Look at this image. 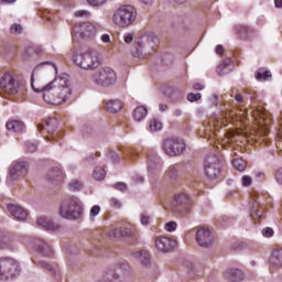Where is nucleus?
<instances>
[{"label":"nucleus","mask_w":282,"mask_h":282,"mask_svg":"<svg viewBox=\"0 0 282 282\" xmlns=\"http://www.w3.org/2000/svg\"><path fill=\"white\" fill-rule=\"evenodd\" d=\"M47 72L57 74L56 65L44 62L39 64L31 75V87L36 94H42L44 102L47 105H63L72 96V82L68 74H62L52 82L44 85L43 80L47 78Z\"/></svg>","instance_id":"obj_1"},{"label":"nucleus","mask_w":282,"mask_h":282,"mask_svg":"<svg viewBox=\"0 0 282 282\" xmlns=\"http://www.w3.org/2000/svg\"><path fill=\"white\" fill-rule=\"evenodd\" d=\"M58 214L64 219H80L83 217V202L76 196L65 198L59 205Z\"/></svg>","instance_id":"obj_2"},{"label":"nucleus","mask_w":282,"mask_h":282,"mask_svg":"<svg viewBox=\"0 0 282 282\" xmlns=\"http://www.w3.org/2000/svg\"><path fill=\"white\" fill-rule=\"evenodd\" d=\"M73 62L80 69H96L100 66V52L97 50L85 51L83 53L74 52Z\"/></svg>","instance_id":"obj_3"},{"label":"nucleus","mask_w":282,"mask_h":282,"mask_svg":"<svg viewBox=\"0 0 282 282\" xmlns=\"http://www.w3.org/2000/svg\"><path fill=\"white\" fill-rule=\"evenodd\" d=\"M138 17V11L133 6H121L119 7L112 14V23L117 25V28H130L135 23V19Z\"/></svg>","instance_id":"obj_4"},{"label":"nucleus","mask_w":282,"mask_h":282,"mask_svg":"<svg viewBox=\"0 0 282 282\" xmlns=\"http://www.w3.org/2000/svg\"><path fill=\"white\" fill-rule=\"evenodd\" d=\"M91 80L95 83V85H98L99 87H113L116 83H118V75L116 74V70L109 66L101 67L97 69L91 75Z\"/></svg>","instance_id":"obj_5"},{"label":"nucleus","mask_w":282,"mask_h":282,"mask_svg":"<svg viewBox=\"0 0 282 282\" xmlns=\"http://www.w3.org/2000/svg\"><path fill=\"white\" fill-rule=\"evenodd\" d=\"M158 43V35L155 33H148L143 35L138 43L137 53L133 54L137 58H144L145 56L151 55V52L155 50Z\"/></svg>","instance_id":"obj_6"},{"label":"nucleus","mask_w":282,"mask_h":282,"mask_svg":"<svg viewBox=\"0 0 282 282\" xmlns=\"http://www.w3.org/2000/svg\"><path fill=\"white\" fill-rule=\"evenodd\" d=\"M22 243L30 248H34V250L42 254V257H52L54 254L52 245L41 238L25 236L22 238Z\"/></svg>","instance_id":"obj_7"},{"label":"nucleus","mask_w":282,"mask_h":282,"mask_svg":"<svg viewBox=\"0 0 282 282\" xmlns=\"http://www.w3.org/2000/svg\"><path fill=\"white\" fill-rule=\"evenodd\" d=\"M20 274L19 262L12 259H0V281H10Z\"/></svg>","instance_id":"obj_8"},{"label":"nucleus","mask_w":282,"mask_h":282,"mask_svg":"<svg viewBox=\"0 0 282 282\" xmlns=\"http://www.w3.org/2000/svg\"><path fill=\"white\" fill-rule=\"evenodd\" d=\"M163 151L166 155L175 158V155H182L186 151V144L177 138L165 139L163 141Z\"/></svg>","instance_id":"obj_9"},{"label":"nucleus","mask_w":282,"mask_h":282,"mask_svg":"<svg viewBox=\"0 0 282 282\" xmlns=\"http://www.w3.org/2000/svg\"><path fill=\"white\" fill-rule=\"evenodd\" d=\"M74 33L79 34L82 39H94L98 34V26L90 22L77 24L74 26Z\"/></svg>","instance_id":"obj_10"},{"label":"nucleus","mask_w":282,"mask_h":282,"mask_svg":"<svg viewBox=\"0 0 282 282\" xmlns=\"http://www.w3.org/2000/svg\"><path fill=\"white\" fill-rule=\"evenodd\" d=\"M205 175L209 180H215L219 175V156L212 154L206 159L205 162Z\"/></svg>","instance_id":"obj_11"},{"label":"nucleus","mask_w":282,"mask_h":282,"mask_svg":"<svg viewBox=\"0 0 282 282\" xmlns=\"http://www.w3.org/2000/svg\"><path fill=\"white\" fill-rule=\"evenodd\" d=\"M0 87L6 94H9L10 96H14L19 93V84L10 73H7L2 76L0 79Z\"/></svg>","instance_id":"obj_12"},{"label":"nucleus","mask_w":282,"mask_h":282,"mask_svg":"<svg viewBox=\"0 0 282 282\" xmlns=\"http://www.w3.org/2000/svg\"><path fill=\"white\" fill-rule=\"evenodd\" d=\"M196 241L200 248H210L213 246L210 229L206 227L198 228L196 231Z\"/></svg>","instance_id":"obj_13"},{"label":"nucleus","mask_w":282,"mask_h":282,"mask_svg":"<svg viewBox=\"0 0 282 282\" xmlns=\"http://www.w3.org/2000/svg\"><path fill=\"white\" fill-rule=\"evenodd\" d=\"M177 247V241L169 238L166 236H159L155 238V248L160 250V252H171L174 248Z\"/></svg>","instance_id":"obj_14"},{"label":"nucleus","mask_w":282,"mask_h":282,"mask_svg":"<svg viewBox=\"0 0 282 282\" xmlns=\"http://www.w3.org/2000/svg\"><path fill=\"white\" fill-rule=\"evenodd\" d=\"M28 169L29 166L26 162L19 161L11 166L9 175L13 181L21 180V177L28 175Z\"/></svg>","instance_id":"obj_15"},{"label":"nucleus","mask_w":282,"mask_h":282,"mask_svg":"<svg viewBox=\"0 0 282 282\" xmlns=\"http://www.w3.org/2000/svg\"><path fill=\"white\" fill-rule=\"evenodd\" d=\"M7 210L17 221H25L28 219V210L20 205H7Z\"/></svg>","instance_id":"obj_16"},{"label":"nucleus","mask_w":282,"mask_h":282,"mask_svg":"<svg viewBox=\"0 0 282 282\" xmlns=\"http://www.w3.org/2000/svg\"><path fill=\"white\" fill-rule=\"evenodd\" d=\"M46 180L52 184H58V182L65 180V173H63V170H61V167L54 166L47 171Z\"/></svg>","instance_id":"obj_17"},{"label":"nucleus","mask_w":282,"mask_h":282,"mask_svg":"<svg viewBox=\"0 0 282 282\" xmlns=\"http://www.w3.org/2000/svg\"><path fill=\"white\" fill-rule=\"evenodd\" d=\"M269 263L274 270H281L282 268V248H275L271 252Z\"/></svg>","instance_id":"obj_18"},{"label":"nucleus","mask_w":282,"mask_h":282,"mask_svg":"<svg viewBox=\"0 0 282 282\" xmlns=\"http://www.w3.org/2000/svg\"><path fill=\"white\" fill-rule=\"evenodd\" d=\"M223 276L226 281H229V282L243 281V271L239 269H234V268L227 269L223 273Z\"/></svg>","instance_id":"obj_19"},{"label":"nucleus","mask_w":282,"mask_h":282,"mask_svg":"<svg viewBox=\"0 0 282 282\" xmlns=\"http://www.w3.org/2000/svg\"><path fill=\"white\" fill-rule=\"evenodd\" d=\"M37 226L41 228H45V230H58L61 226L56 223H54L51 218L41 216L36 220Z\"/></svg>","instance_id":"obj_20"},{"label":"nucleus","mask_w":282,"mask_h":282,"mask_svg":"<svg viewBox=\"0 0 282 282\" xmlns=\"http://www.w3.org/2000/svg\"><path fill=\"white\" fill-rule=\"evenodd\" d=\"M249 208L252 219H261V217H263V207L261 206V203H259L258 199H253L250 203Z\"/></svg>","instance_id":"obj_21"},{"label":"nucleus","mask_w":282,"mask_h":282,"mask_svg":"<svg viewBox=\"0 0 282 282\" xmlns=\"http://www.w3.org/2000/svg\"><path fill=\"white\" fill-rule=\"evenodd\" d=\"M6 127L8 131H12L13 133H21V131L25 130V123L19 120L8 121Z\"/></svg>","instance_id":"obj_22"},{"label":"nucleus","mask_w":282,"mask_h":282,"mask_svg":"<svg viewBox=\"0 0 282 282\" xmlns=\"http://www.w3.org/2000/svg\"><path fill=\"white\" fill-rule=\"evenodd\" d=\"M229 72H232V59L227 58L219 65L217 73L224 76V74H229Z\"/></svg>","instance_id":"obj_23"},{"label":"nucleus","mask_w":282,"mask_h":282,"mask_svg":"<svg viewBox=\"0 0 282 282\" xmlns=\"http://www.w3.org/2000/svg\"><path fill=\"white\" fill-rule=\"evenodd\" d=\"M106 109L110 111V113H118V111L122 110V101L115 99V100H109L106 104Z\"/></svg>","instance_id":"obj_24"},{"label":"nucleus","mask_w":282,"mask_h":282,"mask_svg":"<svg viewBox=\"0 0 282 282\" xmlns=\"http://www.w3.org/2000/svg\"><path fill=\"white\" fill-rule=\"evenodd\" d=\"M134 257L138 259V261H140V263H142V265H149V263H151V256L149 254V251L145 250H141V251H137L134 253Z\"/></svg>","instance_id":"obj_25"},{"label":"nucleus","mask_w":282,"mask_h":282,"mask_svg":"<svg viewBox=\"0 0 282 282\" xmlns=\"http://www.w3.org/2000/svg\"><path fill=\"white\" fill-rule=\"evenodd\" d=\"M148 113H149V111L147 110V108L144 106H139L133 111L134 120L137 122H142V120H144V118H147Z\"/></svg>","instance_id":"obj_26"},{"label":"nucleus","mask_w":282,"mask_h":282,"mask_svg":"<svg viewBox=\"0 0 282 282\" xmlns=\"http://www.w3.org/2000/svg\"><path fill=\"white\" fill-rule=\"evenodd\" d=\"M54 123V120H48L45 122V124H39L37 129L41 131L42 135H45V132L48 133V135H54V127L52 126Z\"/></svg>","instance_id":"obj_27"},{"label":"nucleus","mask_w":282,"mask_h":282,"mask_svg":"<svg viewBox=\"0 0 282 282\" xmlns=\"http://www.w3.org/2000/svg\"><path fill=\"white\" fill-rule=\"evenodd\" d=\"M256 117V120H258V124H260V129H262V131H264V135H267L268 131H269V127H268V121H265V115L260 113V115H253Z\"/></svg>","instance_id":"obj_28"},{"label":"nucleus","mask_w":282,"mask_h":282,"mask_svg":"<svg viewBox=\"0 0 282 282\" xmlns=\"http://www.w3.org/2000/svg\"><path fill=\"white\" fill-rule=\"evenodd\" d=\"M110 239H122V226L113 227L107 231Z\"/></svg>","instance_id":"obj_29"},{"label":"nucleus","mask_w":282,"mask_h":282,"mask_svg":"<svg viewBox=\"0 0 282 282\" xmlns=\"http://www.w3.org/2000/svg\"><path fill=\"white\" fill-rule=\"evenodd\" d=\"M174 202L180 206L182 204H191V197L186 193H178L174 196Z\"/></svg>","instance_id":"obj_30"},{"label":"nucleus","mask_w":282,"mask_h":282,"mask_svg":"<svg viewBox=\"0 0 282 282\" xmlns=\"http://www.w3.org/2000/svg\"><path fill=\"white\" fill-rule=\"evenodd\" d=\"M107 175V172H105V169L98 166L93 172L94 180H97V182H102Z\"/></svg>","instance_id":"obj_31"},{"label":"nucleus","mask_w":282,"mask_h":282,"mask_svg":"<svg viewBox=\"0 0 282 282\" xmlns=\"http://www.w3.org/2000/svg\"><path fill=\"white\" fill-rule=\"evenodd\" d=\"M204 138L206 140H210V138H215V124L209 123L204 129Z\"/></svg>","instance_id":"obj_32"},{"label":"nucleus","mask_w":282,"mask_h":282,"mask_svg":"<svg viewBox=\"0 0 282 282\" xmlns=\"http://www.w3.org/2000/svg\"><path fill=\"white\" fill-rule=\"evenodd\" d=\"M256 78L260 82L268 80V78H272V73L270 70L262 72L259 69L256 72Z\"/></svg>","instance_id":"obj_33"},{"label":"nucleus","mask_w":282,"mask_h":282,"mask_svg":"<svg viewBox=\"0 0 282 282\" xmlns=\"http://www.w3.org/2000/svg\"><path fill=\"white\" fill-rule=\"evenodd\" d=\"M163 124L160 122V119L150 120V131H162Z\"/></svg>","instance_id":"obj_34"},{"label":"nucleus","mask_w":282,"mask_h":282,"mask_svg":"<svg viewBox=\"0 0 282 282\" xmlns=\"http://www.w3.org/2000/svg\"><path fill=\"white\" fill-rule=\"evenodd\" d=\"M13 239L10 236H2L0 239V246L2 248H12Z\"/></svg>","instance_id":"obj_35"},{"label":"nucleus","mask_w":282,"mask_h":282,"mask_svg":"<svg viewBox=\"0 0 282 282\" xmlns=\"http://www.w3.org/2000/svg\"><path fill=\"white\" fill-rule=\"evenodd\" d=\"M232 166L234 169H237V171H246V161L241 160V159H235L232 161Z\"/></svg>","instance_id":"obj_36"},{"label":"nucleus","mask_w":282,"mask_h":282,"mask_svg":"<svg viewBox=\"0 0 282 282\" xmlns=\"http://www.w3.org/2000/svg\"><path fill=\"white\" fill-rule=\"evenodd\" d=\"M68 186L70 191H83L84 184L78 180H73L69 182Z\"/></svg>","instance_id":"obj_37"},{"label":"nucleus","mask_w":282,"mask_h":282,"mask_svg":"<svg viewBox=\"0 0 282 282\" xmlns=\"http://www.w3.org/2000/svg\"><path fill=\"white\" fill-rule=\"evenodd\" d=\"M134 235L135 234L133 232V229L121 226V239H124L127 237H133Z\"/></svg>","instance_id":"obj_38"},{"label":"nucleus","mask_w":282,"mask_h":282,"mask_svg":"<svg viewBox=\"0 0 282 282\" xmlns=\"http://www.w3.org/2000/svg\"><path fill=\"white\" fill-rule=\"evenodd\" d=\"M39 265H41V268H45V270H48V272H52V274H55V270H54V267L50 263H47V261H40L39 262Z\"/></svg>","instance_id":"obj_39"},{"label":"nucleus","mask_w":282,"mask_h":282,"mask_svg":"<svg viewBox=\"0 0 282 282\" xmlns=\"http://www.w3.org/2000/svg\"><path fill=\"white\" fill-rule=\"evenodd\" d=\"M133 39H135V33L134 32H128L123 35V41L124 43H133Z\"/></svg>","instance_id":"obj_40"},{"label":"nucleus","mask_w":282,"mask_h":282,"mask_svg":"<svg viewBox=\"0 0 282 282\" xmlns=\"http://www.w3.org/2000/svg\"><path fill=\"white\" fill-rule=\"evenodd\" d=\"M200 99H202V94H199V93H197V94L189 93L187 95V100L189 102H195V101L200 100Z\"/></svg>","instance_id":"obj_41"},{"label":"nucleus","mask_w":282,"mask_h":282,"mask_svg":"<svg viewBox=\"0 0 282 282\" xmlns=\"http://www.w3.org/2000/svg\"><path fill=\"white\" fill-rule=\"evenodd\" d=\"M23 33V26L21 24H13L11 26V34H22Z\"/></svg>","instance_id":"obj_42"},{"label":"nucleus","mask_w":282,"mask_h":282,"mask_svg":"<svg viewBox=\"0 0 282 282\" xmlns=\"http://www.w3.org/2000/svg\"><path fill=\"white\" fill-rule=\"evenodd\" d=\"M97 215H100V206L95 205L90 209V219H94V217H97Z\"/></svg>","instance_id":"obj_43"},{"label":"nucleus","mask_w":282,"mask_h":282,"mask_svg":"<svg viewBox=\"0 0 282 282\" xmlns=\"http://www.w3.org/2000/svg\"><path fill=\"white\" fill-rule=\"evenodd\" d=\"M110 206L115 209H120V208H122V203L117 198H111Z\"/></svg>","instance_id":"obj_44"},{"label":"nucleus","mask_w":282,"mask_h":282,"mask_svg":"<svg viewBox=\"0 0 282 282\" xmlns=\"http://www.w3.org/2000/svg\"><path fill=\"white\" fill-rule=\"evenodd\" d=\"M241 184H242V186H251L252 185V177H250L248 175H243L241 177Z\"/></svg>","instance_id":"obj_45"},{"label":"nucleus","mask_w":282,"mask_h":282,"mask_svg":"<svg viewBox=\"0 0 282 282\" xmlns=\"http://www.w3.org/2000/svg\"><path fill=\"white\" fill-rule=\"evenodd\" d=\"M75 17L80 19H87L89 17V11L87 10L75 11Z\"/></svg>","instance_id":"obj_46"},{"label":"nucleus","mask_w":282,"mask_h":282,"mask_svg":"<svg viewBox=\"0 0 282 282\" xmlns=\"http://www.w3.org/2000/svg\"><path fill=\"white\" fill-rule=\"evenodd\" d=\"M175 228H177V223H175V221L165 224V230H167V232H173V230H175Z\"/></svg>","instance_id":"obj_47"},{"label":"nucleus","mask_w":282,"mask_h":282,"mask_svg":"<svg viewBox=\"0 0 282 282\" xmlns=\"http://www.w3.org/2000/svg\"><path fill=\"white\" fill-rule=\"evenodd\" d=\"M107 0H87V3L94 7L104 6Z\"/></svg>","instance_id":"obj_48"},{"label":"nucleus","mask_w":282,"mask_h":282,"mask_svg":"<svg viewBox=\"0 0 282 282\" xmlns=\"http://www.w3.org/2000/svg\"><path fill=\"white\" fill-rule=\"evenodd\" d=\"M275 182L282 184V167L278 169L275 172Z\"/></svg>","instance_id":"obj_49"},{"label":"nucleus","mask_w":282,"mask_h":282,"mask_svg":"<svg viewBox=\"0 0 282 282\" xmlns=\"http://www.w3.org/2000/svg\"><path fill=\"white\" fill-rule=\"evenodd\" d=\"M262 235L263 237H272V235H274V230H272L270 227H267L262 230Z\"/></svg>","instance_id":"obj_50"},{"label":"nucleus","mask_w":282,"mask_h":282,"mask_svg":"<svg viewBox=\"0 0 282 282\" xmlns=\"http://www.w3.org/2000/svg\"><path fill=\"white\" fill-rule=\"evenodd\" d=\"M235 100L238 102V105H245L246 99L243 98V96L241 94H236L234 96Z\"/></svg>","instance_id":"obj_51"},{"label":"nucleus","mask_w":282,"mask_h":282,"mask_svg":"<svg viewBox=\"0 0 282 282\" xmlns=\"http://www.w3.org/2000/svg\"><path fill=\"white\" fill-rule=\"evenodd\" d=\"M26 151H29V153H36V144L28 143L26 144Z\"/></svg>","instance_id":"obj_52"},{"label":"nucleus","mask_w":282,"mask_h":282,"mask_svg":"<svg viewBox=\"0 0 282 282\" xmlns=\"http://www.w3.org/2000/svg\"><path fill=\"white\" fill-rule=\"evenodd\" d=\"M100 41L101 42H104V43H111V35H109V34H102L101 36H100Z\"/></svg>","instance_id":"obj_53"},{"label":"nucleus","mask_w":282,"mask_h":282,"mask_svg":"<svg viewBox=\"0 0 282 282\" xmlns=\"http://www.w3.org/2000/svg\"><path fill=\"white\" fill-rule=\"evenodd\" d=\"M176 173H177V167H176L175 165H171V166L169 167V174H170V176H171V177H175Z\"/></svg>","instance_id":"obj_54"},{"label":"nucleus","mask_w":282,"mask_h":282,"mask_svg":"<svg viewBox=\"0 0 282 282\" xmlns=\"http://www.w3.org/2000/svg\"><path fill=\"white\" fill-rule=\"evenodd\" d=\"M116 188H117V191H122V192H124V191H127V184H124V183H118V184L116 185Z\"/></svg>","instance_id":"obj_55"},{"label":"nucleus","mask_w":282,"mask_h":282,"mask_svg":"<svg viewBox=\"0 0 282 282\" xmlns=\"http://www.w3.org/2000/svg\"><path fill=\"white\" fill-rule=\"evenodd\" d=\"M149 221H150L149 216H147V215H142V216H141V224H142L143 226H148Z\"/></svg>","instance_id":"obj_56"},{"label":"nucleus","mask_w":282,"mask_h":282,"mask_svg":"<svg viewBox=\"0 0 282 282\" xmlns=\"http://www.w3.org/2000/svg\"><path fill=\"white\" fill-rule=\"evenodd\" d=\"M256 177H257L258 180H265V173H263V172H257V173H256Z\"/></svg>","instance_id":"obj_57"},{"label":"nucleus","mask_w":282,"mask_h":282,"mask_svg":"<svg viewBox=\"0 0 282 282\" xmlns=\"http://www.w3.org/2000/svg\"><path fill=\"white\" fill-rule=\"evenodd\" d=\"M216 54H224V46L217 45L216 46Z\"/></svg>","instance_id":"obj_58"},{"label":"nucleus","mask_w":282,"mask_h":282,"mask_svg":"<svg viewBox=\"0 0 282 282\" xmlns=\"http://www.w3.org/2000/svg\"><path fill=\"white\" fill-rule=\"evenodd\" d=\"M159 109L160 111H166V109H169V106L166 104H160Z\"/></svg>","instance_id":"obj_59"},{"label":"nucleus","mask_w":282,"mask_h":282,"mask_svg":"<svg viewBox=\"0 0 282 282\" xmlns=\"http://www.w3.org/2000/svg\"><path fill=\"white\" fill-rule=\"evenodd\" d=\"M153 166H154V169H158V163H149L148 164V171H153Z\"/></svg>","instance_id":"obj_60"},{"label":"nucleus","mask_w":282,"mask_h":282,"mask_svg":"<svg viewBox=\"0 0 282 282\" xmlns=\"http://www.w3.org/2000/svg\"><path fill=\"white\" fill-rule=\"evenodd\" d=\"M194 89H196V91H199V90L204 89V85H202V84H194Z\"/></svg>","instance_id":"obj_61"},{"label":"nucleus","mask_w":282,"mask_h":282,"mask_svg":"<svg viewBox=\"0 0 282 282\" xmlns=\"http://www.w3.org/2000/svg\"><path fill=\"white\" fill-rule=\"evenodd\" d=\"M173 116H176V118H180V116H182V109L174 110Z\"/></svg>","instance_id":"obj_62"},{"label":"nucleus","mask_w":282,"mask_h":282,"mask_svg":"<svg viewBox=\"0 0 282 282\" xmlns=\"http://www.w3.org/2000/svg\"><path fill=\"white\" fill-rule=\"evenodd\" d=\"M141 3H144L145 6H151L153 3V0H139Z\"/></svg>","instance_id":"obj_63"},{"label":"nucleus","mask_w":282,"mask_h":282,"mask_svg":"<svg viewBox=\"0 0 282 282\" xmlns=\"http://www.w3.org/2000/svg\"><path fill=\"white\" fill-rule=\"evenodd\" d=\"M275 8H282V0H274Z\"/></svg>","instance_id":"obj_64"}]
</instances>
